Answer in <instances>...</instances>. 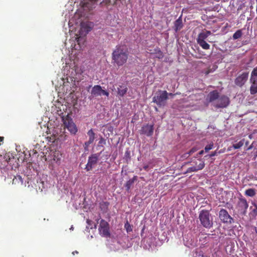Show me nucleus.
<instances>
[{"label":"nucleus","instance_id":"nucleus-1","mask_svg":"<svg viewBox=\"0 0 257 257\" xmlns=\"http://www.w3.org/2000/svg\"><path fill=\"white\" fill-rule=\"evenodd\" d=\"M128 55V51L125 46L117 45L112 53V63L118 67L122 66L126 62Z\"/></svg>","mask_w":257,"mask_h":257},{"label":"nucleus","instance_id":"nucleus-2","mask_svg":"<svg viewBox=\"0 0 257 257\" xmlns=\"http://www.w3.org/2000/svg\"><path fill=\"white\" fill-rule=\"evenodd\" d=\"M168 99V93L166 90H159L153 98V102L159 107H164Z\"/></svg>","mask_w":257,"mask_h":257},{"label":"nucleus","instance_id":"nucleus-3","mask_svg":"<svg viewBox=\"0 0 257 257\" xmlns=\"http://www.w3.org/2000/svg\"><path fill=\"white\" fill-rule=\"evenodd\" d=\"M62 121L64 127L66 128L71 135H76L78 132L76 125L74 122L72 118L68 114L62 117Z\"/></svg>","mask_w":257,"mask_h":257},{"label":"nucleus","instance_id":"nucleus-4","mask_svg":"<svg viewBox=\"0 0 257 257\" xmlns=\"http://www.w3.org/2000/svg\"><path fill=\"white\" fill-rule=\"evenodd\" d=\"M100 235L106 238L111 237L109 223L103 219H101L98 228Z\"/></svg>","mask_w":257,"mask_h":257},{"label":"nucleus","instance_id":"nucleus-5","mask_svg":"<svg viewBox=\"0 0 257 257\" xmlns=\"http://www.w3.org/2000/svg\"><path fill=\"white\" fill-rule=\"evenodd\" d=\"M199 219L202 225L206 228H210L212 225V220L207 210H202L199 214Z\"/></svg>","mask_w":257,"mask_h":257},{"label":"nucleus","instance_id":"nucleus-6","mask_svg":"<svg viewBox=\"0 0 257 257\" xmlns=\"http://www.w3.org/2000/svg\"><path fill=\"white\" fill-rule=\"evenodd\" d=\"M101 153V152L99 153L93 154L88 157V162L85 168V169L87 171L92 170V169L97 165Z\"/></svg>","mask_w":257,"mask_h":257},{"label":"nucleus","instance_id":"nucleus-7","mask_svg":"<svg viewBox=\"0 0 257 257\" xmlns=\"http://www.w3.org/2000/svg\"><path fill=\"white\" fill-rule=\"evenodd\" d=\"M248 74V72H244L239 75L234 80L235 84L239 87L243 86L247 80Z\"/></svg>","mask_w":257,"mask_h":257},{"label":"nucleus","instance_id":"nucleus-8","mask_svg":"<svg viewBox=\"0 0 257 257\" xmlns=\"http://www.w3.org/2000/svg\"><path fill=\"white\" fill-rule=\"evenodd\" d=\"M229 98L225 95H221L219 97L214 106L216 108L226 107L229 104Z\"/></svg>","mask_w":257,"mask_h":257},{"label":"nucleus","instance_id":"nucleus-9","mask_svg":"<svg viewBox=\"0 0 257 257\" xmlns=\"http://www.w3.org/2000/svg\"><path fill=\"white\" fill-rule=\"evenodd\" d=\"M91 94L93 97H97L101 96V95H106V96H109V93L107 91L103 90L101 87L99 85H94L92 87Z\"/></svg>","mask_w":257,"mask_h":257},{"label":"nucleus","instance_id":"nucleus-10","mask_svg":"<svg viewBox=\"0 0 257 257\" xmlns=\"http://www.w3.org/2000/svg\"><path fill=\"white\" fill-rule=\"evenodd\" d=\"M140 132L141 134L145 135L148 137L152 136L154 132V124H146L143 126Z\"/></svg>","mask_w":257,"mask_h":257},{"label":"nucleus","instance_id":"nucleus-11","mask_svg":"<svg viewBox=\"0 0 257 257\" xmlns=\"http://www.w3.org/2000/svg\"><path fill=\"white\" fill-rule=\"evenodd\" d=\"M205 166L204 161L202 160H198V163H196V165L189 167L187 170V172L190 173L192 172H197L204 168Z\"/></svg>","mask_w":257,"mask_h":257},{"label":"nucleus","instance_id":"nucleus-12","mask_svg":"<svg viewBox=\"0 0 257 257\" xmlns=\"http://www.w3.org/2000/svg\"><path fill=\"white\" fill-rule=\"evenodd\" d=\"M219 218L223 222L230 223L232 222L233 219L229 215L226 210H220L219 212Z\"/></svg>","mask_w":257,"mask_h":257},{"label":"nucleus","instance_id":"nucleus-13","mask_svg":"<svg viewBox=\"0 0 257 257\" xmlns=\"http://www.w3.org/2000/svg\"><path fill=\"white\" fill-rule=\"evenodd\" d=\"M251 86L250 87V93L251 95H254L257 93V76H251L250 78Z\"/></svg>","mask_w":257,"mask_h":257},{"label":"nucleus","instance_id":"nucleus-14","mask_svg":"<svg viewBox=\"0 0 257 257\" xmlns=\"http://www.w3.org/2000/svg\"><path fill=\"white\" fill-rule=\"evenodd\" d=\"M80 26L79 35H83V33H84V35H86L91 30V27L87 23H81Z\"/></svg>","mask_w":257,"mask_h":257},{"label":"nucleus","instance_id":"nucleus-15","mask_svg":"<svg viewBox=\"0 0 257 257\" xmlns=\"http://www.w3.org/2000/svg\"><path fill=\"white\" fill-rule=\"evenodd\" d=\"M183 25L182 23V16H181L175 21L174 29L176 32H177L183 28Z\"/></svg>","mask_w":257,"mask_h":257},{"label":"nucleus","instance_id":"nucleus-16","mask_svg":"<svg viewBox=\"0 0 257 257\" xmlns=\"http://www.w3.org/2000/svg\"><path fill=\"white\" fill-rule=\"evenodd\" d=\"M127 88L125 85L122 84L117 87V94L120 97H123L127 91Z\"/></svg>","mask_w":257,"mask_h":257},{"label":"nucleus","instance_id":"nucleus-17","mask_svg":"<svg viewBox=\"0 0 257 257\" xmlns=\"http://www.w3.org/2000/svg\"><path fill=\"white\" fill-rule=\"evenodd\" d=\"M208 96L209 102H212L215 100H217L219 97V93L217 90H213L209 93Z\"/></svg>","mask_w":257,"mask_h":257},{"label":"nucleus","instance_id":"nucleus-18","mask_svg":"<svg viewBox=\"0 0 257 257\" xmlns=\"http://www.w3.org/2000/svg\"><path fill=\"white\" fill-rule=\"evenodd\" d=\"M13 184L17 185H22L23 183V180L22 177L20 175L15 176L13 180Z\"/></svg>","mask_w":257,"mask_h":257},{"label":"nucleus","instance_id":"nucleus-19","mask_svg":"<svg viewBox=\"0 0 257 257\" xmlns=\"http://www.w3.org/2000/svg\"><path fill=\"white\" fill-rule=\"evenodd\" d=\"M197 42L202 49L204 50H208L210 49V45L205 41H197Z\"/></svg>","mask_w":257,"mask_h":257},{"label":"nucleus","instance_id":"nucleus-20","mask_svg":"<svg viewBox=\"0 0 257 257\" xmlns=\"http://www.w3.org/2000/svg\"><path fill=\"white\" fill-rule=\"evenodd\" d=\"M154 53L156 54V58L158 59H162L164 57L163 52L161 51L160 48H157L154 49Z\"/></svg>","mask_w":257,"mask_h":257},{"label":"nucleus","instance_id":"nucleus-21","mask_svg":"<svg viewBox=\"0 0 257 257\" xmlns=\"http://www.w3.org/2000/svg\"><path fill=\"white\" fill-rule=\"evenodd\" d=\"M136 177H135L133 179H130L128 181H127L124 186L125 187L126 190L127 191H128L131 187V186L133 184L135 181V178Z\"/></svg>","mask_w":257,"mask_h":257},{"label":"nucleus","instance_id":"nucleus-22","mask_svg":"<svg viewBox=\"0 0 257 257\" xmlns=\"http://www.w3.org/2000/svg\"><path fill=\"white\" fill-rule=\"evenodd\" d=\"M245 195L249 197H253L255 195V190L252 188L248 189L245 191Z\"/></svg>","mask_w":257,"mask_h":257},{"label":"nucleus","instance_id":"nucleus-23","mask_svg":"<svg viewBox=\"0 0 257 257\" xmlns=\"http://www.w3.org/2000/svg\"><path fill=\"white\" fill-rule=\"evenodd\" d=\"M239 205L240 207L243 208L244 209H247L248 208V204L245 199H240L239 200Z\"/></svg>","mask_w":257,"mask_h":257},{"label":"nucleus","instance_id":"nucleus-24","mask_svg":"<svg viewBox=\"0 0 257 257\" xmlns=\"http://www.w3.org/2000/svg\"><path fill=\"white\" fill-rule=\"evenodd\" d=\"M207 37V35H206L204 32H202L198 35V38L197 39V41H205Z\"/></svg>","mask_w":257,"mask_h":257},{"label":"nucleus","instance_id":"nucleus-25","mask_svg":"<svg viewBox=\"0 0 257 257\" xmlns=\"http://www.w3.org/2000/svg\"><path fill=\"white\" fill-rule=\"evenodd\" d=\"M242 35L241 30L236 31L233 35L232 38L234 40H236L240 38Z\"/></svg>","mask_w":257,"mask_h":257},{"label":"nucleus","instance_id":"nucleus-26","mask_svg":"<svg viewBox=\"0 0 257 257\" xmlns=\"http://www.w3.org/2000/svg\"><path fill=\"white\" fill-rule=\"evenodd\" d=\"M87 135L89 136V140L93 142L95 139V133H94L92 129H90L87 132Z\"/></svg>","mask_w":257,"mask_h":257},{"label":"nucleus","instance_id":"nucleus-27","mask_svg":"<svg viewBox=\"0 0 257 257\" xmlns=\"http://www.w3.org/2000/svg\"><path fill=\"white\" fill-rule=\"evenodd\" d=\"M86 222L88 224V226H87V227L90 229H92L93 227L96 228V224L92 221V220L90 219H87Z\"/></svg>","mask_w":257,"mask_h":257},{"label":"nucleus","instance_id":"nucleus-28","mask_svg":"<svg viewBox=\"0 0 257 257\" xmlns=\"http://www.w3.org/2000/svg\"><path fill=\"white\" fill-rule=\"evenodd\" d=\"M116 0H103L102 4L105 5H114L116 4Z\"/></svg>","mask_w":257,"mask_h":257},{"label":"nucleus","instance_id":"nucleus-29","mask_svg":"<svg viewBox=\"0 0 257 257\" xmlns=\"http://www.w3.org/2000/svg\"><path fill=\"white\" fill-rule=\"evenodd\" d=\"M244 140L243 139V140H241L240 141H239L238 143L233 144L232 145V147L234 149H238L240 148L244 144Z\"/></svg>","mask_w":257,"mask_h":257},{"label":"nucleus","instance_id":"nucleus-30","mask_svg":"<svg viewBox=\"0 0 257 257\" xmlns=\"http://www.w3.org/2000/svg\"><path fill=\"white\" fill-rule=\"evenodd\" d=\"M197 150V149L196 148H192L187 153H185L184 155H183V157L184 158H187L190 155H192L194 153H195V152H196Z\"/></svg>","mask_w":257,"mask_h":257},{"label":"nucleus","instance_id":"nucleus-31","mask_svg":"<svg viewBox=\"0 0 257 257\" xmlns=\"http://www.w3.org/2000/svg\"><path fill=\"white\" fill-rule=\"evenodd\" d=\"M124 159L125 160V161L127 163L131 160V153L128 151H126L125 152Z\"/></svg>","mask_w":257,"mask_h":257},{"label":"nucleus","instance_id":"nucleus-32","mask_svg":"<svg viewBox=\"0 0 257 257\" xmlns=\"http://www.w3.org/2000/svg\"><path fill=\"white\" fill-rule=\"evenodd\" d=\"M109 203L107 202H102L100 203V209H105L108 208Z\"/></svg>","mask_w":257,"mask_h":257},{"label":"nucleus","instance_id":"nucleus-33","mask_svg":"<svg viewBox=\"0 0 257 257\" xmlns=\"http://www.w3.org/2000/svg\"><path fill=\"white\" fill-rule=\"evenodd\" d=\"M93 142L88 140L84 143V148L85 151H88L89 146Z\"/></svg>","mask_w":257,"mask_h":257},{"label":"nucleus","instance_id":"nucleus-34","mask_svg":"<svg viewBox=\"0 0 257 257\" xmlns=\"http://www.w3.org/2000/svg\"><path fill=\"white\" fill-rule=\"evenodd\" d=\"M213 143H210V144L207 145L205 147V149H204L205 151L206 152H208L209 150H211L213 148Z\"/></svg>","mask_w":257,"mask_h":257},{"label":"nucleus","instance_id":"nucleus-35","mask_svg":"<svg viewBox=\"0 0 257 257\" xmlns=\"http://www.w3.org/2000/svg\"><path fill=\"white\" fill-rule=\"evenodd\" d=\"M251 76L256 77L257 76V66L253 68L251 73Z\"/></svg>","mask_w":257,"mask_h":257},{"label":"nucleus","instance_id":"nucleus-36","mask_svg":"<svg viewBox=\"0 0 257 257\" xmlns=\"http://www.w3.org/2000/svg\"><path fill=\"white\" fill-rule=\"evenodd\" d=\"M125 227H126L127 232H129L132 230L131 226L128 224V223L125 224Z\"/></svg>","mask_w":257,"mask_h":257},{"label":"nucleus","instance_id":"nucleus-37","mask_svg":"<svg viewBox=\"0 0 257 257\" xmlns=\"http://www.w3.org/2000/svg\"><path fill=\"white\" fill-rule=\"evenodd\" d=\"M189 97L192 99V100H194V99H196V94H191L190 95H189Z\"/></svg>","mask_w":257,"mask_h":257},{"label":"nucleus","instance_id":"nucleus-38","mask_svg":"<svg viewBox=\"0 0 257 257\" xmlns=\"http://www.w3.org/2000/svg\"><path fill=\"white\" fill-rule=\"evenodd\" d=\"M203 32L205 33V34H206V35H207V37H208L211 34V33L210 31H203Z\"/></svg>","mask_w":257,"mask_h":257},{"label":"nucleus","instance_id":"nucleus-39","mask_svg":"<svg viewBox=\"0 0 257 257\" xmlns=\"http://www.w3.org/2000/svg\"><path fill=\"white\" fill-rule=\"evenodd\" d=\"M216 155H217V152H216V151H214V152H212V153L210 155V157H214V156H216Z\"/></svg>","mask_w":257,"mask_h":257},{"label":"nucleus","instance_id":"nucleus-40","mask_svg":"<svg viewBox=\"0 0 257 257\" xmlns=\"http://www.w3.org/2000/svg\"><path fill=\"white\" fill-rule=\"evenodd\" d=\"M105 143V140L103 138H101L99 141V143L102 144V143Z\"/></svg>","mask_w":257,"mask_h":257},{"label":"nucleus","instance_id":"nucleus-41","mask_svg":"<svg viewBox=\"0 0 257 257\" xmlns=\"http://www.w3.org/2000/svg\"><path fill=\"white\" fill-rule=\"evenodd\" d=\"M73 255H75V254H78V251L77 250L74 251L72 253Z\"/></svg>","mask_w":257,"mask_h":257},{"label":"nucleus","instance_id":"nucleus-42","mask_svg":"<svg viewBox=\"0 0 257 257\" xmlns=\"http://www.w3.org/2000/svg\"><path fill=\"white\" fill-rule=\"evenodd\" d=\"M203 153H204V151H203V150H201V151H200V152H199V154L200 155H203Z\"/></svg>","mask_w":257,"mask_h":257},{"label":"nucleus","instance_id":"nucleus-43","mask_svg":"<svg viewBox=\"0 0 257 257\" xmlns=\"http://www.w3.org/2000/svg\"><path fill=\"white\" fill-rule=\"evenodd\" d=\"M252 148V145H250L248 148H247V150H251V149Z\"/></svg>","mask_w":257,"mask_h":257},{"label":"nucleus","instance_id":"nucleus-44","mask_svg":"<svg viewBox=\"0 0 257 257\" xmlns=\"http://www.w3.org/2000/svg\"><path fill=\"white\" fill-rule=\"evenodd\" d=\"M174 95H175L174 94H173L172 93H168V95H170V96H173Z\"/></svg>","mask_w":257,"mask_h":257},{"label":"nucleus","instance_id":"nucleus-45","mask_svg":"<svg viewBox=\"0 0 257 257\" xmlns=\"http://www.w3.org/2000/svg\"><path fill=\"white\" fill-rule=\"evenodd\" d=\"M80 38V37H77V38H76V39H77V41L78 43H79V41Z\"/></svg>","mask_w":257,"mask_h":257},{"label":"nucleus","instance_id":"nucleus-46","mask_svg":"<svg viewBox=\"0 0 257 257\" xmlns=\"http://www.w3.org/2000/svg\"><path fill=\"white\" fill-rule=\"evenodd\" d=\"M73 229H74V227H73V226H71V227L70 228V230H73Z\"/></svg>","mask_w":257,"mask_h":257},{"label":"nucleus","instance_id":"nucleus-47","mask_svg":"<svg viewBox=\"0 0 257 257\" xmlns=\"http://www.w3.org/2000/svg\"><path fill=\"white\" fill-rule=\"evenodd\" d=\"M231 150V147H229V148H228V151H230Z\"/></svg>","mask_w":257,"mask_h":257},{"label":"nucleus","instance_id":"nucleus-48","mask_svg":"<svg viewBox=\"0 0 257 257\" xmlns=\"http://www.w3.org/2000/svg\"><path fill=\"white\" fill-rule=\"evenodd\" d=\"M155 109H156V111H158V109H157V107H155Z\"/></svg>","mask_w":257,"mask_h":257},{"label":"nucleus","instance_id":"nucleus-49","mask_svg":"<svg viewBox=\"0 0 257 257\" xmlns=\"http://www.w3.org/2000/svg\"><path fill=\"white\" fill-rule=\"evenodd\" d=\"M246 145H247L248 144V142H246Z\"/></svg>","mask_w":257,"mask_h":257},{"label":"nucleus","instance_id":"nucleus-50","mask_svg":"<svg viewBox=\"0 0 257 257\" xmlns=\"http://www.w3.org/2000/svg\"><path fill=\"white\" fill-rule=\"evenodd\" d=\"M249 137L250 138H251V135H250V136H249Z\"/></svg>","mask_w":257,"mask_h":257},{"label":"nucleus","instance_id":"nucleus-51","mask_svg":"<svg viewBox=\"0 0 257 257\" xmlns=\"http://www.w3.org/2000/svg\"><path fill=\"white\" fill-rule=\"evenodd\" d=\"M256 9H257V3H256Z\"/></svg>","mask_w":257,"mask_h":257},{"label":"nucleus","instance_id":"nucleus-52","mask_svg":"<svg viewBox=\"0 0 257 257\" xmlns=\"http://www.w3.org/2000/svg\"><path fill=\"white\" fill-rule=\"evenodd\" d=\"M256 3H257V0H256Z\"/></svg>","mask_w":257,"mask_h":257},{"label":"nucleus","instance_id":"nucleus-53","mask_svg":"<svg viewBox=\"0 0 257 257\" xmlns=\"http://www.w3.org/2000/svg\"><path fill=\"white\" fill-rule=\"evenodd\" d=\"M255 257H257V255H256V256H255Z\"/></svg>","mask_w":257,"mask_h":257},{"label":"nucleus","instance_id":"nucleus-54","mask_svg":"<svg viewBox=\"0 0 257 257\" xmlns=\"http://www.w3.org/2000/svg\"><path fill=\"white\" fill-rule=\"evenodd\" d=\"M256 156H257V155H256Z\"/></svg>","mask_w":257,"mask_h":257}]
</instances>
